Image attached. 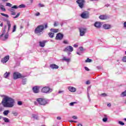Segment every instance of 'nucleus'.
Returning a JSON list of instances; mask_svg holds the SVG:
<instances>
[{"label": "nucleus", "instance_id": "nucleus-32", "mask_svg": "<svg viewBox=\"0 0 126 126\" xmlns=\"http://www.w3.org/2000/svg\"><path fill=\"white\" fill-rule=\"evenodd\" d=\"M8 30L7 31V32H6V33H5V34L4 35V38L5 39H8Z\"/></svg>", "mask_w": 126, "mask_h": 126}, {"label": "nucleus", "instance_id": "nucleus-35", "mask_svg": "<svg viewBox=\"0 0 126 126\" xmlns=\"http://www.w3.org/2000/svg\"><path fill=\"white\" fill-rule=\"evenodd\" d=\"M85 63H92V60L87 58L85 61Z\"/></svg>", "mask_w": 126, "mask_h": 126}, {"label": "nucleus", "instance_id": "nucleus-45", "mask_svg": "<svg viewBox=\"0 0 126 126\" xmlns=\"http://www.w3.org/2000/svg\"><path fill=\"white\" fill-rule=\"evenodd\" d=\"M9 11H10L11 12H14V9L13 8H11V9H8Z\"/></svg>", "mask_w": 126, "mask_h": 126}, {"label": "nucleus", "instance_id": "nucleus-31", "mask_svg": "<svg viewBox=\"0 0 126 126\" xmlns=\"http://www.w3.org/2000/svg\"><path fill=\"white\" fill-rule=\"evenodd\" d=\"M12 114L13 115V116H14V117H17V116H18V113H17V112L13 111Z\"/></svg>", "mask_w": 126, "mask_h": 126}, {"label": "nucleus", "instance_id": "nucleus-59", "mask_svg": "<svg viewBox=\"0 0 126 126\" xmlns=\"http://www.w3.org/2000/svg\"><path fill=\"white\" fill-rule=\"evenodd\" d=\"M63 92H64L63 91H60L58 93H59V94H60V93H63Z\"/></svg>", "mask_w": 126, "mask_h": 126}, {"label": "nucleus", "instance_id": "nucleus-47", "mask_svg": "<svg viewBox=\"0 0 126 126\" xmlns=\"http://www.w3.org/2000/svg\"><path fill=\"white\" fill-rule=\"evenodd\" d=\"M38 5H39V6H40V7H44V4H43L42 3H39Z\"/></svg>", "mask_w": 126, "mask_h": 126}, {"label": "nucleus", "instance_id": "nucleus-25", "mask_svg": "<svg viewBox=\"0 0 126 126\" xmlns=\"http://www.w3.org/2000/svg\"><path fill=\"white\" fill-rule=\"evenodd\" d=\"M51 32H53L54 33H58L59 32L58 29H51L50 30Z\"/></svg>", "mask_w": 126, "mask_h": 126}, {"label": "nucleus", "instance_id": "nucleus-17", "mask_svg": "<svg viewBox=\"0 0 126 126\" xmlns=\"http://www.w3.org/2000/svg\"><path fill=\"white\" fill-rule=\"evenodd\" d=\"M103 28L104 29H105V30H108L109 29H111V25L108 24H104L103 25Z\"/></svg>", "mask_w": 126, "mask_h": 126}, {"label": "nucleus", "instance_id": "nucleus-43", "mask_svg": "<svg viewBox=\"0 0 126 126\" xmlns=\"http://www.w3.org/2000/svg\"><path fill=\"white\" fill-rule=\"evenodd\" d=\"M11 8H15V9H17V8H18V7L17 6V5H14L11 7Z\"/></svg>", "mask_w": 126, "mask_h": 126}, {"label": "nucleus", "instance_id": "nucleus-8", "mask_svg": "<svg viewBox=\"0 0 126 126\" xmlns=\"http://www.w3.org/2000/svg\"><path fill=\"white\" fill-rule=\"evenodd\" d=\"M3 21H5L6 22L8 27V32H9V31H10V28H11V24H10V21H9L8 19L3 18Z\"/></svg>", "mask_w": 126, "mask_h": 126}, {"label": "nucleus", "instance_id": "nucleus-58", "mask_svg": "<svg viewBox=\"0 0 126 126\" xmlns=\"http://www.w3.org/2000/svg\"><path fill=\"white\" fill-rule=\"evenodd\" d=\"M15 14H16V13H15V12H12L11 15H15Z\"/></svg>", "mask_w": 126, "mask_h": 126}, {"label": "nucleus", "instance_id": "nucleus-28", "mask_svg": "<svg viewBox=\"0 0 126 126\" xmlns=\"http://www.w3.org/2000/svg\"><path fill=\"white\" fill-rule=\"evenodd\" d=\"M54 35H55L54 33L53 32H49L48 33V36L50 38H54Z\"/></svg>", "mask_w": 126, "mask_h": 126}, {"label": "nucleus", "instance_id": "nucleus-56", "mask_svg": "<svg viewBox=\"0 0 126 126\" xmlns=\"http://www.w3.org/2000/svg\"><path fill=\"white\" fill-rule=\"evenodd\" d=\"M35 16H39V15H40V13L37 12L36 13H35Z\"/></svg>", "mask_w": 126, "mask_h": 126}, {"label": "nucleus", "instance_id": "nucleus-48", "mask_svg": "<svg viewBox=\"0 0 126 126\" xmlns=\"http://www.w3.org/2000/svg\"><path fill=\"white\" fill-rule=\"evenodd\" d=\"M64 44H68V41L66 40L63 41Z\"/></svg>", "mask_w": 126, "mask_h": 126}, {"label": "nucleus", "instance_id": "nucleus-12", "mask_svg": "<svg viewBox=\"0 0 126 126\" xmlns=\"http://www.w3.org/2000/svg\"><path fill=\"white\" fill-rule=\"evenodd\" d=\"M39 89H40V88L39 87L34 86L32 88V91L33 93H39V92H40Z\"/></svg>", "mask_w": 126, "mask_h": 126}, {"label": "nucleus", "instance_id": "nucleus-13", "mask_svg": "<svg viewBox=\"0 0 126 126\" xmlns=\"http://www.w3.org/2000/svg\"><path fill=\"white\" fill-rule=\"evenodd\" d=\"M9 60V56H7L3 58V59H2L1 60V63H5L8 62V60Z\"/></svg>", "mask_w": 126, "mask_h": 126}, {"label": "nucleus", "instance_id": "nucleus-9", "mask_svg": "<svg viewBox=\"0 0 126 126\" xmlns=\"http://www.w3.org/2000/svg\"><path fill=\"white\" fill-rule=\"evenodd\" d=\"M80 31V36H84L85 33H86L87 30L85 28H81L79 29Z\"/></svg>", "mask_w": 126, "mask_h": 126}, {"label": "nucleus", "instance_id": "nucleus-34", "mask_svg": "<svg viewBox=\"0 0 126 126\" xmlns=\"http://www.w3.org/2000/svg\"><path fill=\"white\" fill-rule=\"evenodd\" d=\"M121 96L122 97H125L126 96V90L121 94Z\"/></svg>", "mask_w": 126, "mask_h": 126}, {"label": "nucleus", "instance_id": "nucleus-21", "mask_svg": "<svg viewBox=\"0 0 126 126\" xmlns=\"http://www.w3.org/2000/svg\"><path fill=\"white\" fill-rule=\"evenodd\" d=\"M90 89H91V87H89L87 89V91H88L87 96H88V99L89 102H90L91 101V99H90V95H89V93H88V92H89V91L90 90Z\"/></svg>", "mask_w": 126, "mask_h": 126}, {"label": "nucleus", "instance_id": "nucleus-54", "mask_svg": "<svg viewBox=\"0 0 126 126\" xmlns=\"http://www.w3.org/2000/svg\"><path fill=\"white\" fill-rule=\"evenodd\" d=\"M57 119L59 121H61L62 120V118L61 117H60V116L57 117Z\"/></svg>", "mask_w": 126, "mask_h": 126}, {"label": "nucleus", "instance_id": "nucleus-51", "mask_svg": "<svg viewBox=\"0 0 126 126\" xmlns=\"http://www.w3.org/2000/svg\"><path fill=\"white\" fill-rule=\"evenodd\" d=\"M85 70H87V71H89V70H90V69H89V68L87 67H85Z\"/></svg>", "mask_w": 126, "mask_h": 126}, {"label": "nucleus", "instance_id": "nucleus-36", "mask_svg": "<svg viewBox=\"0 0 126 126\" xmlns=\"http://www.w3.org/2000/svg\"><path fill=\"white\" fill-rule=\"evenodd\" d=\"M26 7V6H25V5L22 4L20 5L18 7H19L20 8H24Z\"/></svg>", "mask_w": 126, "mask_h": 126}, {"label": "nucleus", "instance_id": "nucleus-41", "mask_svg": "<svg viewBox=\"0 0 126 126\" xmlns=\"http://www.w3.org/2000/svg\"><path fill=\"white\" fill-rule=\"evenodd\" d=\"M15 31H16V25L13 26L12 32H15Z\"/></svg>", "mask_w": 126, "mask_h": 126}, {"label": "nucleus", "instance_id": "nucleus-15", "mask_svg": "<svg viewBox=\"0 0 126 126\" xmlns=\"http://www.w3.org/2000/svg\"><path fill=\"white\" fill-rule=\"evenodd\" d=\"M7 29V26L5 25L3 29V30L2 31V34L1 35H0V38H1V37H2V36H3V35H4V34H5V32H6L5 30H6Z\"/></svg>", "mask_w": 126, "mask_h": 126}, {"label": "nucleus", "instance_id": "nucleus-30", "mask_svg": "<svg viewBox=\"0 0 126 126\" xmlns=\"http://www.w3.org/2000/svg\"><path fill=\"white\" fill-rule=\"evenodd\" d=\"M1 15H2V16H4V17H6V18H8V17H9V16H8V15L6 14H4L3 13H0Z\"/></svg>", "mask_w": 126, "mask_h": 126}, {"label": "nucleus", "instance_id": "nucleus-5", "mask_svg": "<svg viewBox=\"0 0 126 126\" xmlns=\"http://www.w3.org/2000/svg\"><path fill=\"white\" fill-rule=\"evenodd\" d=\"M52 92H53V89H51L49 87H44L42 88L41 89V92L42 93L49 94V93H52Z\"/></svg>", "mask_w": 126, "mask_h": 126}, {"label": "nucleus", "instance_id": "nucleus-20", "mask_svg": "<svg viewBox=\"0 0 126 126\" xmlns=\"http://www.w3.org/2000/svg\"><path fill=\"white\" fill-rule=\"evenodd\" d=\"M108 18V17H107V15H101L99 16V19H101L102 20H105Z\"/></svg>", "mask_w": 126, "mask_h": 126}, {"label": "nucleus", "instance_id": "nucleus-60", "mask_svg": "<svg viewBox=\"0 0 126 126\" xmlns=\"http://www.w3.org/2000/svg\"><path fill=\"white\" fill-rule=\"evenodd\" d=\"M105 6H106V7H109V6H110V5L108 4H107L105 5Z\"/></svg>", "mask_w": 126, "mask_h": 126}, {"label": "nucleus", "instance_id": "nucleus-11", "mask_svg": "<svg viewBox=\"0 0 126 126\" xmlns=\"http://www.w3.org/2000/svg\"><path fill=\"white\" fill-rule=\"evenodd\" d=\"M63 34L60 32L57 33L56 37V40H63Z\"/></svg>", "mask_w": 126, "mask_h": 126}, {"label": "nucleus", "instance_id": "nucleus-39", "mask_svg": "<svg viewBox=\"0 0 126 126\" xmlns=\"http://www.w3.org/2000/svg\"><path fill=\"white\" fill-rule=\"evenodd\" d=\"M59 25V22H55L54 24V27H57Z\"/></svg>", "mask_w": 126, "mask_h": 126}, {"label": "nucleus", "instance_id": "nucleus-50", "mask_svg": "<svg viewBox=\"0 0 126 126\" xmlns=\"http://www.w3.org/2000/svg\"><path fill=\"white\" fill-rule=\"evenodd\" d=\"M72 119H73L74 120H77V117H76V116H73L72 117Z\"/></svg>", "mask_w": 126, "mask_h": 126}, {"label": "nucleus", "instance_id": "nucleus-49", "mask_svg": "<svg viewBox=\"0 0 126 126\" xmlns=\"http://www.w3.org/2000/svg\"><path fill=\"white\" fill-rule=\"evenodd\" d=\"M18 105L19 106H21L22 105V101H18Z\"/></svg>", "mask_w": 126, "mask_h": 126}, {"label": "nucleus", "instance_id": "nucleus-27", "mask_svg": "<svg viewBox=\"0 0 126 126\" xmlns=\"http://www.w3.org/2000/svg\"><path fill=\"white\" fill-rule=\"evenodd\" d=\"M3 114L4 116H7V115L9 114V110H7L4 111V112H3Z\"/></svg>", "mask_w": 126, "mask_h": 126}, {"label": "nucleus", "instance_id": "nucleus-64", "mask_svg": "<svg viewBox=\"0 0 126 126\" xmlns=\"http://www.w3.org/2000/svg\"><path fill=\"white\" fill-rule=\"evenodd\" d=\"M77 126H82V124H79Z\"/></svg>", "mask_w": 126, "mask_h": 126}, {"label": "nucleus", "instance_id": "nucleus-3", "mask_svg": "<svg viewBox=\"0 0 126 126\" xmlns=\"http://www.w3.org/2000/svg\"><path fill=\"white\" fill-rule=\"evenodd\" d=\"M36 101L39 105L42 106H46L48 104V100H46L45 98H38L36 99Z\"/></svg>", "mask_w": 126, "mask_h": 126}, {"label": "nucleus", "instance_id": "nucleus-22", "mask_svg": "<svg viewBox=\"0 0 126 126\" xmlns=\"http://www.w3.org/2000/svg\"><path fill=\"white\" fill-rule=\"evenodd\" d=\"M10 75V72H6L3 75V77H4V78H7Z\"/></svg>", "mask_w": 126, "mask_h": 126}, {"label": "nucleus", "instance_id": "nucleus-4", "mask_svg": "<svg viewBox=\"0 0 126 126\" xmlns=\"http://www.w3.org/2000/svg\"><path fill=\"white\" fill-rule=\"evenodd\" d=\"M24 76H22L21 74L18 72H15L13 73V78L14 80L18 79V78H24Z\"/></svg>", "mask_w": 126, "mask_h": 126}, {"label": "nucleus", "instance_id": "nucleus-38", "mask_svg": "<svg viewBox=\"0 0 126 126\" xmlns=\"http://www.w3.org/2000/svg\"><path fill=\"white\" fill-rule=\"evenodd\" d=\"M6 6H9V7H11L12 6V4H11L10 3H6Z\"/></svg>", "mask_w": 126, "mask_h": 126}, {"label": "nucleus", "instance_id": "nucleus-7", "mask_svg": "<svg viewBox=\"0 0 126 126\" xmlns=\"http://www.w3.org/2000/svg\"><path fill=\"white\" fill-rule=\"evenodd\" d=\"M81 17L85 19L89 18V13L88 11H84L81 14Z\"/></svg>", "mask_w": 126, "mask_h": 126}, {"label": "nucleus", "instance_id": "nucleus-40", "mask_svg": "<svg viewBox=\"0 0 126 126\" xmlns=\"http://www.w3.org/2000/svg\"><path fill=\"white\" fill-rule=\"evenodd\" d=\"M118 124L121 125V126H125V123L122 121H119Z\"/></svg>", "mask_w": 126, "mask_h": 126}, {"label": "nucleus", "instance_id": "nucleus-14", "mask_svg": "<svg viewBox=\"0 0 126 126\" xmlns=\"http://www.w3.org/2000/svg\"><path fill=\"white\" fill-rule=\"evenodd\" d=\"M50 67L52 69H58L59 66L56 64H51L50 65Z\"/></svg>", "mask_w": 126, "mask_h": 126}, {"label": "nucleus", "instance_id": "nucleus-24", "mask_svg": "<svg viewBox=\"0 0 126 126\" xmlns=\"http://www.w3.org/2000/svg\"><path fill=\"white\" fill-rule=\"evenodd\" d=\"M23 78L22 83L23 85H25V84H26V82H27V79H26V78H24H24Z\"/></svg>", "mask_w": 126, "mask_h": 126}, {"label": "nucleus", "instance_id": "nucleus-18", "mask_svg": "<svg viewBox=\"0 0 126 126\" xmlns=\"http://www.w3.org/2000/svg\"><path fill=\"white\" fill-rule=\"evenodd\" d=\"M94 26L96 27V28H100L102 26V24L99 22H96L94 24Z\"/></svg>", "mask_w": 126, "mask_h": 126}, {"label": "nucleus", "instance_id": "nucleus-44", "mask_svg": "<svg viewBox=\"0 0 126 126\" xmlns=\"http://www.w3.org/2000/svg\"><path fill=\"white\" fill-rule=\"evenodd\" d=\"M20 15V13H18L16 16L14 17L13 18H17Z\"/></svg>", "mask_w": 126, "mask_h": 126}, {"label": "nucleus", "instance_id": "nucleus-6", "mask_svg": "<svg viewBox=\"0 0 126 126\" xmlns=\"http://www.w3.org/2000/svg\"><path fill=\"white\" fill-rule=\"evenodd\" d=\"M76 2L78 3V6L80 8L82 9L84 7V3H85V0H77Z\"/></svg>", "mask_w": 126, "mask_h": 126}, {"label": "nucleus", "instance_id": "nucleus-63", "mask_svg": "<svg viewBox=\"0 0 126 126\" xmlns=\"http://www.w3.org/2000/svg\"><path fill=\"white\" fill-rule=\"evenodd\" d=\"M108 107H111V103H108L107 104Z\"/></svg>", "mask_w": 126, "mask_h": 126}, {"label": "nucleus", "instance_id": "nucleus-55", "mask_svg": "<svg viewBox=\"0 0 126 126\" xmlns=\"http://www.w3.org/2000/svg\"><path fill=\"white\" fill-rule=\"evenodd\" d=\"M101 96H103L104 97H106L107 96V94L103 93L101 94Z\"/></svg>", "mask_w": 126, "mask_h": 126}, {"label": "nucleus", "instance_id": "nucleus-62", "mask_svg": "<svg viewBox=\"0 0 126 126\" xmlns=\"http://www.w3.org/2000/svg\"><path fill=\"white\" fill-rule=\"evenodd\" d=\"M0 26L1 27H2L3 26V24L2 23H1L0 24Z\"/></svg>", "mask_w": 126, "mask_h": 126}, {"label": "nucleus", "instance_id": "nucleus-29", "mask_svg": "<svg viewBox=\"0 0 126 126\" xmlns=\"http://www.w3.org/2000/svg\"><path fill=\"white\" fill-rule=\"evenodd\" d=\"M0 9H1V10H2V11H5V8H4V6H3V5H0Z\"/></svg>", "mask_w": 126, "mask_h": 126}, {"label": "nucleus", "instance_id": "nucleus-1", "mask_svg": "<svg viewBox=\"0 0 126 126\" xmlns=\"http://www.w3.org/2000/svg\"><path fill=\"white\" fill-rule=\"evenodd\" d=\"M15 103L14 99L9 96H4L1 103H0V112H2L4 110V108H13Z\"/></svg>", "mask_w": 126, "mask_h": 126}, {"label": "nucleus", "instance_id": "nucleus-16", "mask_svg": "<svg viewBox=\"0 0 126 126\" xmlns=\"http://www.w3.org/2000/svg\"><path fill=\"white\" fill-rule=\"evenodd\" d=\"M68 90L70 91V92H75L76 91V89L73 87H68Z\"/></svg>", "mask_w": 126, "mask_h": 126}, {"label": "nucleus", "instance_id": "nucleus-19", "mask_svg": "<svg viewBox=\"0 0 126 126\" xmlns=\"http://www.w3.org/2000/svg\"><path fill=\"white\" fill-rule=\"evenodd\" d=\"M47 42V41L43 40L42 41H39V46L40 47H41L42 48H43V47H45V44Z\"/></svg>", "mask_w": 126, "mask_h": 126}, {"label": "nucleus", "instance_id": "nucleus-46", "mask_svg": "<svg viewBox=\"0 0 126 126\" xmlns=\"http://www.w3.org/2000/svg\"><path fill=\"white\" fill-rule=\"evenodd\" d=\"M74 104H76V102H71L70 103V106H73Z\"/></svg>", "mask_w": 126, "mask_h": 126}, {"label": "nucleus", "instance_id": "nucleus-37", "mask_svg": "<svg viewBox=\"0 0 126 126\" xmlns=\"http://www.w3.org/2000/svg\"><path fill=\"white\" fill-rule=\"evenodd\" d=\"M108 121V118L107 117H104L102 119V121L104 123H106L107 122V121Z\"/></svg>", "mask_w": 126, "mask_h": 126}, {"label": "nucleus", "instance_id": "nucleus-33", "mask_svg": "<svg viewBox=\"0 0 126 126\" xmlns=\"http://www.w3.org/2000/svg\"><path fill=\"white\" fill-rule=\"evenodd\" d=\"M63 61H65V62H70V59H66L65 57H63Z\"/></svg>", "mask_w": 126, "mask_h": 126}, {"label": "nucleus", "instance_id": "nucleus-52", "mask_svg": "<svg viewBox=\"0 0 126 126\" xmlns=\"http://www.w3.org/2000/svg\"><path fill=\"white\" fill-rule=\"evenodd\" d=\"M80 50L81 51V52H83V51H84V49H83V47H80Z\"/></svg>", "mask_w": 126, "mask_h": 126}, {"label": "nucleus", "instance_id": "nucleus-61", "mask_svg": "<svg viewBox=\"0 0 126 126\" xmlns=\"http://www.w3.org/2000/svg\"><path fill=\"white\" fill-rule=\"evenodd\" d=\"M73 47H74L75 48H76V47H78V46L76 44H74Z\"/></svg>", "mask_w": 126, "mask_h": 126}, {"label": "nucleus", "instance_id": "nucleus-53", "mask_svg": "<svg viewBox=\"0 0 126 126\" xmlns=\"http://www.w3.org/2000/svg\"><path fill=\"white\" fill-rule=\"evenodd\" d=\"M90 83H91L90 81H87L86 84H87V85H88L90 84Z\"/></svg>", "mask_w": 126, "mask_h": 126}, {"label": "nucleus", "instance_id": "nucleus-10", "mask_svg": "<svg viewBox=\"0 0 126 126\" xmlns=\"http://www.w3.org/2000/svg\"><path fill=\"white\" fill-rule=\"evenodd\" d=\"M63 52H72L73 47L71 46H68L63 50Z\"/></svg>", "mask_w": 126, "mask_h": 126}, {"label": "nucleus", "instance_id": "nucleus-42", "mask_svg": "<svg viewBox=\"0 0 126 126\" xmlns=\"http://www.w3.org/2000/svg\"><path fill=\"white\" fill-rule=\"evenodd\" d=\"M123 62L124 63H126V56H124L122 59Z\"/></svg>", "mask_w": 126, "mask_h": 126}, {"label": "nucleus", "instance_id": "nucleus-57", "mask_svg": "<svg viewBox=\"0 0 126 126\" xmlns=\"http://www.w3.org/2000/svg\"><path fill=\"white\" fill-rule=\"evenodd\" d=\"M123 25H124L123 27L124 28H126V22H124Z\"/></svg>", "mask_w": 126, "mask_h": 126}, {"label": "nucleus", "instance_id": "nucleus-2", "mask_svg": "<svg viewBox=\"0 0 126 126\" xmlns=\"http://www.w3.org/2000/svg\"><path fill=\"white\" fill-rule=\"evenodd\" d=\"M48 27V24L46 23L44 25H41L37 27L34 30V33L37 34L38 36H40L41 34H43V31H44V29H47Z\"/></svg>", "mask_w": 126, "mask_h": 126}, {"label": "nucleus", "instance_id": "nucleus-26", "mask_svg": "<svg viewBox=\"0 0 126 126\" xmlns=\"http://www.w3.org/2000/svg\"><path fill=\"white\" fill-rule=\"evenodd\" d=\"M32 116L34 120H39V117H38V115L36 114H32Z\"/></svg>", "mask_w": 126, "mask_h": 126}, {"label": "nucleus", "instance_id": "nucleus-23", "mask_svg": "<svg viewBox=\"0 0 126 126\" xmlns=\"http://www.w3.org/2000/svg\"><path fill=\"white\" fill-rule=\"evenodd\" d=\"M3 119V121H4V122L5 123H9L10 121L9 119L6 117H2Z\"/></svg>", "mask_w": 126, "mask_h": 126}]
</instances>
